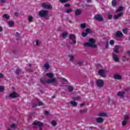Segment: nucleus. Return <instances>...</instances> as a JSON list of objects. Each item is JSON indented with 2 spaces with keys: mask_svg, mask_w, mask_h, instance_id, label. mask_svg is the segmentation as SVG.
Listing matches in <instances>:
<instances>
[{
  "mask_svg": "<svg viewBox=\"0 0 130 130\" xmlns=\"http://www.w3.org/2000/svg\"><path fill=\"white\" fill-rule=\"evenodd\" d=\"M96 41L93 39H90L89 40V42H86L84 44L85 47H92V48H96L97 45L95 44Z\"/></svg>",
  "mask_w": 130,
  "mask_h": 130,
  "instance_id": "f257e3e1",
  "label": "nucleus"
},
{
  "mask_svg": "<svg viewBox=\"0 0 130 130\" xmlns=\"http://www.w3.org/2000/svg\"><path fill=\"white\" fill-rule=\"evenodd\" d=\"M48 14H49V12L47 10H41L39 12V16L41 18H45V19H46V17L48 16Z\"/></svg>",
  "mask_w": 130,
  "mask_h": 130,
  "instance_id": "f03ea898",
  "label": "nucleus"
},
{
  "mask_svg": "<svg viewBox=\"0 0 130 130\" xmlns=\"http://www.w3.org/2000/svg\"><path fill=\"white\" fill-rule=\"evenodd\" d=\"M34 102L35 103L32 104V107L34 108H36L37 107V105H39V106H43V105H44V104L43 103V102L40 101L39 100V99H36L35 101Z\"/></svg>",
  "mask_w": 130,
  "mask_h": 130,
  "instance_id": "7ed1b4c3",
  "label": "nucleus"
},
{
  "mask_svg": "<svg viewBox=\"0 0 130 130\" xmlns=\"http://www.w3.org/2000/svg\"><path fill=\"white\" fill-rule=\"evenodd\" d=\"M94 18L95 20H96V21H98L99 22H102V21L104 20V19L103 18V17L100 14L95 15Z\"/></svg>",
  "mask_w": 130,
  "mask_h": 130,
  "instance_id": "20e7f679",
  "label": "nucleus"
},
{
  "mask_svg": "<svg viewBox=\"0 0 130 130\" xmlns=\"http://www.w3.org/2000/svg\"><path fill=\"white\" fill-rule=\"evenodd\" d=\"M69 38L70 40L73 41V44H76L77 43V41H76V35L71 34L69 35Z\"/></svg>",
  "mask_w": 130,
  "mask_h": 130,
  "instance_id": "39448f33",
  "label": "nucleus"
},
{
  "mask_svg": "<svg viewBox=\"0 0 130 130\" xmlns=\"http://www.w3.org/2000/svg\"><path fill=\"white\" fill-rule=\"evenodd\" d=\"M42 7L46 10H51V9H52V6L51 5H47L46 3H42Z\"/></svg>",
  "mask_w": 130,
  "mask_h": 130,
  "instance_id": "423d86ee",
  "label": "nucleus"
},
{
  "mask_svg": "<svg viewBox=\"0 0 130 130\" xmlns=\"http://www.w3.org/2000/svg\"><path fill=\"white\" fill-rule=\"evenodd\" d=\"M34 125H38L40 127V130H42V126H43V123L40 121H35L33 123Z\"/></svg>",
  "mask_w": 130,
  "mask_h": 130,
  "instance_id": "0eeeda50",
  "label": "nucleus"
},
{
  "mask_svg": "<svg viewBox=\"0 0 130 130\" xmlns=\"http://www.w3.org/2000/svg\"><path fill=\"white\" fill-rule=\"evenodd\" d=\"M99 75L101 76V77H102L103 78H105V70L104 69H101L98 72Z\"/></svg>",
  "mask_w": 130,
  "mask_h": 130,
  "instance_id": "6e6552de",
  "label": "nucleus"
},
{
  "mask_svg": "<svg viewBox=\"0 0 130 130\" xmlns=\"http://www.w3.org/2000/svg\"><path fill=\"white\" fill-rule=\"evenodd\" d=\"M115 36L117 38H121V37L123 36V34H122V32H121V31H117L115 34Z\"/></svg>",
  "mask_w": 130,
  "mask_h": 130,
  "instance_id": "1a4fd4ad",
  "label": "nucleus"
},
{
  "mask_svg": "<svg viewBox=\"0 0 130 130\" xmlns=\"http://www.w3.org/2000/svg\"><path fill=\"white\" fill-rule=\"evenodd\" d=\"M19 96V94L16 92H12L9 95L10 98H17Z\"/></svg>",
  "mask_w": 130,
  "mask_h": 130,
  "instance_id": "9d476101",
  "label": "nucleus"
},
{
  "mask_svg": "<svg viewBox=\"0 0 130 130\" xmlns=\"http://www.w3.org/2000/svg\"><path fill=\"white\" fill-rule=\"evenodd\" d=\"M114 79L116 80H121L122 79V76L119 74H115L114 75Z\"/></svg>",
  "mask_w": 130,
  "mask_h": 130,
  "instance_id": "9b49d317",
  "label": "nucleus"
},
{
  "mask_svg": "<svg viewBox=\"0 0 130 130\" xmlns=\"http://www.w3.org/2000/svg\"><path fill=\"white\" fill-rule=\"evenodd\" d=\"M96 85L99 88H102V87H103V86H104V82H96Z\"/></svg>",
  "mask_w": 130,
  "mask_h": 130,
  "instance_id": "f8f14e48",
  "label": "nucleus"
},
{
  "mask_svg": "<svg viewBox=\"0 0 130 130\" xmlns=\"http://www.w3.org/2000/svg\"><path fill=\"white\" fill-rule=\"evenodd\" d=\"M123 92H124V94H128L130 92V88L129 87L124 88Z\"/></svg>",
  "mask_w": 130,
  "mask_h": 130,
  "instance_id": "ddd939ff",
  "label": "nucleus"
},
{
  "mask_svg": "<svg viewBox=\"0 0 130 130\" xmlns=\"http://www.w3.org/2000/svg\"><path fill=\"white\" fill-rule=\"evenodd\" d=\"M104 119H103V118L101 117H98L96 119V122L98 123H102L104 122Z\"/></svg>",
  "mask_w": 130,
  "mask_h": 130,
  "instance_id": "4468645a",
  "label": "nucleus"
},
{
  "mask_svg": "<svg viewBox=\"0 0 130 130\" xmlns=\"http://www.w3.org/2000/svg\"><path fill=\"white\" fill-rule=\"evenodd\" d=\"M113 58L116 62H118L119 61V59H118V57L117 55H115V54L113 53L112 55Z\"/></svg>",
  "mask_w": 130,
  "mask_h": 130,
  "instance_id": "2eb2a0df",
  "label": "nucleus"
},
{
  "mask_svg": "<svg viewBox=\"0 0 130 130\" xmlns=\"http://www.w3.org/2000/svg\"><path fill=\"white\" fill-rule=\"evenodd\" d=\"M123 15V13H120L118 14L114 15V18H115V20H117L119 18H120V17H121V16H122Z\"/></svg>",
  "mask_w": 130,
  "mask_h": 130,
  "instance_id": "dca6fc26",
  "label": "nucleus"
},
{
  "mask_svg": "<svg viewBox=\"0 0 130 130\" xmlns=\"http://www.w3.org/2000/svg\"><path fill=\"white\" fill-rule=\"evenodd\" d=\"M120 48V46L116 45L114 48V52H116V53H119V51H118V49Z\"/></svg>",
  "mask_w": 130,
  "mask_h": 130,
  "instance_id": "f3484780",
  "label": "nucleus"
},
{
  "mask_svg": "<svg viewBox=\"0 0 130 130\" xmlns=\"http://www.w3.org/2000/svg\"><path fill=\"white\" fill-rule=\"evenodd\" d=\"M117 96L123 98L124 97V91H121L117 93Z\"/></svg>",
  "mask_w": 130,
  "mask_h": 130,
  "instance_id": "a211bd4d",
  "label": "nucleus"
},
{
  "mask_svg": "<svg viewBox=\"0 0 130 130\" xmlns=\"http://www.w3.org/2000/svg\"><path fill=\"white\" fill-rule=\"evenodd\" d=\"M46 76L48 77V78H50V79H52V78L54 77V74L52 73H48L46 74Z\"/></svg>",
  "mask_w": 130,
  "mask_h": 130,
  "instance_id": "6ab92c4d",
  "label": "nucleus"
},
{
  "mask_svg": "<svg viewBox=\"0 0 130 130\" xmlns=\"http://www.w3.org/2000/svg\"><path fill=\"white\" fill-rule=\"evenodd\" d=\"M57 79L59 81V82H68V80L67 79L64 78H61V77H57Z\"/></svg>",
  "mask_w": 130,
  "mask_h": 130,
  "instance_id": "aec40b11",
  "label": "nucleus"
},
{
  "mask_svg": "<svg viewBox=\"0 0 130 130\" xmlns=\"http://www.w3.org/2000/svg\"><path fill=\"white\" fill-rule=\"evenodd\" d=\"M82 14V11L80 9H77L75 11V16H80V14Z\"/></svg>",
  "mask_w": 130,
  "mask_h": 130,
  "instance_id": "412c9836",
  "label": "nucleus"
},
{
  "mask_svg": "<svg viewBox=\"0 0 130 130\" xmlns=\"http://www.w3.org/2000/svg\"><path fill=\"white\" fill-rule=\"evenodd\" d=\"M69 35L68 31H64L62 33V37L63 39H66V37Z\"/></svg>",
  "mask_w": 130,
  "mask_h": 130,
  "instance_id": "4be33fe9",
  "label": "nucleus"
},
{
  "mask_svg": "<svg viewBox=\"0 0 130 130\" xmlns=\"http://www.w3.org/2000/svg\"><path fill=\"white\" fill-rule=\"evenodd\" d=\"M21 71H22V69H20L19 68H17L16 70L15 71L16 75H19L21 72Z\"/></svg>",
  "mask_w": 130,
  "mask_h": 130,
  "instance_id": "5701e85b",
  "label": "nucleus"
},
{
  "mask_svg": "<svg viewBox=\"0 0 130 130\" xmlns=\"http://www.w3.org/2000/svg\"><path fill=\"white\" fill-rule=\"evenodd\" d=\"M123 10V7L122 6H120L116 10V13H119V12H121Z\"/></svg>",
  "mask_w": 130,
  "mask_h": 130,
  "instance_id": "b1692460",
  "label": "nucleus"
},
{
  "mask_svg": "<svg viewBox=\"0 0 130 130\" xmlns=\"http://www.w3.org/2000/svg\"><path fill=\"white\" fill-rule=\"evenodd\" d=\"M99 116L104 117V116H107V114H106V113H100Z\"/></svg>",
  "mask_w": 130,
  "mask_h": 130,
  "instance_id": "393cba45",
  "label": "nucleus"
},
{
  "mask_svg": "<svg viewBox=\"0 0 130 130\" xmlns=\"http://www.w3.org/2000/svg\"><path fill=\"white\" fill-rule=\"evenodd\" d=\"M14 24L15 22H14V21H10L8 22V25L10 26V27L14 26Z\"/></svg>",
  "mask_w": 130,
  "mask_h": 130,
  "instance_id": "a878e982",
  "label": "nucleus"
},
{
  "mask_svg": "<svg viewBox=\"0 0 130 130\" xmlns=\"http://www.w3.org/2000/svg\"><path fill=\"white\" fill-rule=\"evenodd\" d=\"M70 103L71 105H72V106H74V107H76L77 106V105H78V103H77V102L75 101H71Z\"/></svg>",
  "mask_w": 130,
  "mask_h": 130,
  "instance_id": "bb28decb",
  "label": "nucleus"
},
{
  "mask_svg": "<svg viewBox=\"0 0 130 130\" xmlns=\"http://www.w3.org/2000/svg\"><path fill=\"white\" fill-rule=\"evenodd\" d=\"M117 1L118 0H113L112 1V6H113V7H115V6H116L117 3Z\"/></svg>",
  "mask_w": 130,
  "mask_h": 130,
  "instance_id": "cd10ccee",
  "label": "nucleus"
},
{
  "mask_svg": "<svg viewBox=\"0 0 130 130\" xmlns=\"http://www.w3.org/2000/svg\"><path fill=\"white\" fill-rule=\"evenodd\" d=\"M44 67V68H45V69L46 70H48V69H49V68H50V66H49V64H48V63H45Z\"/></svg>",
  "mask_w": 130,
  "mask_h": 130,
  "instance_id": "c85d7f7f",
  "label": "nucleus"
},
{
  "mask_svg": "<svg viewBox=\"0 0 130 130\" xmlns=\"http://www.w3.org/2000/svg\"><path fill=\"white\" fill-rule=\"evenodd\" d=\"M47 82H56V78H51L48 80Z\"/></svg>",
  "mask_w": 130,
  "mask_h": 130,
  "instance_id": "c756f323",
  "label": "nucleus"
},
{
  "mask_svg": "<svg viewBox=\"0 0 130 130\" xmlns=\"http://www.w3.org/2000/svg\"><path fill=\"white\" fill-rule=\"evenodd\" d=\"M3 18L6 20H9V19H10V16H9L8 14H4L3 15Z\"/></svg>",
  "mask_w": 130,
  "mask_h": 130,
  "instance_id": "7c9ffc66",
  "label": "nucleus"
},
{
  "mask_svg": "<svg viewBox=\"0 0 130 130\" xmlns=\"http://www.w3.org/2000/svg\"><path fill=\"white\" fill-rule=\"evenodd\" d=\"M129 119V116L128 115H125L124 117V120H126V121H127Z\"/></svg>",
  "mask_w": 130,
  "mask_h": 130,
  "instance_id": "2f4dec72",
  "label": "nucleus"
},
{
  "mask_svg": "<svg viewBox=\"0 0 130 130\" xmlns=\"http://www.w3.org/2000/svg\"><path fill=\"white\" fill-rule=\"evenodd\" d=\"M28 20L30 22H32V21H33V17L32 16H29L28 18Z\"/></svg>",
  "mask_w": 130,
  "mask_h": 130,
  "instance_id": "473e14b6",
  "label": "nucleus"
},
{
  "mask_svg": "<svg viewBox=\"0 0 130 130\" xmlns=\"http://www.w3.org/2000/svg\"><path fill=\"white\" fill-rule=\"evenodd\" d=\"M68 90L70 92H73V91H74V88L73 86H69Z\"/></svg>",
  "mask_w": 130,
  "mask_h": 130,
  "instance_id": "72a5a7b5",
  "label": "nucleus"
},
{
  "mask_svg": "<svg viewBox=\"0 0 130 130\" xmlns=\"http://www.w3.org/2000/svg\"><path fill=\"white\" fill-rule=\"evenodd\" d=\"M12 52L14 54H17V53H18V50H17V49H13V50H12Z\"/></svg>",
  "mask_w": 130,
  "mask_h": 130,
  "instance_id": "f704fd0d",
  "label": "nucleus"
},
{
  "mask_svg": "<svg viewBox=\"0 0 130 130\" xmlns=\"http://www.w3.org/2000/svg\"><path fill=\"white\" fill-rule=\"evenodd\" d=\"M126 123H127V121H126V120H124L122 122V125H123V126H124V125H126Z\"/></svg>",
  "mask_w": 130,
  "mask_h": 130,
  "instance_id": "c9c22d12",
  "label": "nucleus"
},
{
  "mask_svg": "<svg viewBox=\"0 0 130 130\" xmlns=\"http://www.w3.org/2000/svg\"><path fill=\"white\" fill-rule=\"evenodd\" d=\"M122 32L124 34H127V28H125L122 29Z\"/></svg>",
  "mask_w": 130,
  "mask_h": 130,
  "instance_id": "e433bc0d",
  "label": "nucleus"
},
{
  "mask_svg": "<svg viewBox=\"0 0 130 130\" xmlns=\"http://www.w3.org/2000/svg\"><path fill=\"white\" fill-rule=\"evenodd\" d=\"M86 32L87 34H89L90 33H92V30H91L90 28H86Z\"/></svg>",
  "mask_w": 130,
  "mask_h": 130,
  "instance_id": "4c0bfd02",
  "label": "nucleus"
},
{
  "mask_svg": "<svg viewBox=\"0 0 130 130\" xmlns=\"http://www.w3.org/2000/svg\"><path fill=\"white\" fill-rule=\"evenodd\" d=\"M81 35L82 37H86L87 35H88V34L87 32H83L81 34Z\"/></svg>",
  "mask_w": 130,
  "mask_h": 130,
  "instance_id": "58836bf2",
  "label": "nucleus"
},
{
  "mask_svg": "<svg viewBox=\"0 0 130 130\" xmlns=\"http://www.w3.org/2000/svg\"><path fill=\"white\" fill-rule=\"evenodd\" d=\"M83 63H84L83 61H79L77 62V64H78L79 67L83 66Z\"/></svg>",
  "mask_w": 130,
  "mask_h": 130,
  "instance_id": "ea45409f",
  "label": "nucleus"
},
{
  "mask_svg": "<svg viewBox=\"0 0 130 130\" xmlns=\"http://www.w3.org/2000/svg\"><path fill=\"white\" fill-rule=\"evenodd\" d=\"M87 111V109H84L80 111V113H85Z\"/></svg>",
  "mask_w": 130,
  "mask_h": 130,
  "instance_id": "a19ab883",
  "label": "nucleus"
},
{
  "mask_svg": "<svg viewBox=\"0 0 130 130\" xmlns=\"http://www.w3.org/2000/svg\"><path fill=\"white\" fill-rule=\"evenodd\" d=\"M52 125H53V126H55V125H56V121L53 120L52 121L51 123Z\"/></svg>",
  "mask_w": 130,
  "mask_h": 130,
  "instance_id": "79ce46f5",
  "label": "nucleus"
},
{
  "mask_svg": "<svg viewBox=\"0 0 130 130\" xmlns=\"http://www.w3.org/2000/svg\"><path fill=\"white\" fill-rule=\"evenodd\" d=\"M81 28H82V29H85V28H86V24H85V23L81 24Z\"/></svg>",
  "mask_w": 130,
  "mask_h": 130,
  "instance_id": "37998d69",
  "label": "nucleus"
},
{
  "mask_svg": "<svg viewBox=\"0 0 130 130\" xmlns=\"http://www.w3.org/2000/svg\"><path fill=\"white\" fill-rule=\"evenodd\" d=\"M71 12H73V10L72 9H67L66 10V13H67V14H69V13H71Z\"/></svg>",
  "mask_w": 130,
  "mask_h": 130,
  "instance_id": "c03bdc74",
  "label": "nucleus"
},
{
  "mask_svg": "<svg viewBox=\"0 0 130 130\" xmlns=\"http://www.w3.org/2000/svg\"><path fill=\"white\" fill-rule=\"evenodd\" d=\"M51 82H41V83L43 84V85H46V84H50Z\"/></svg>",
  "mask_w": 130,
  "mask_h": 130,
  "instance_id": "a18cd8bd",
  "label": "nucleus"
},
{
  "mask_svg": "<svg viewBox=\"0 0 130 130\" xmlns=\"http://www.w3.org/2000/svg\"><path fill=\"white\" fill-rule=\"evenodd\" d=\"M5 90V88L3 86H0V92H4Z\"/></svg>",
  "mask_w": 130,
  "mask_h": 130,
  "instance_id": "49530a36",
  "label": "nucleus"
},
{
  "mask_svg": "<svg viewBox=\"0 0 130 130\" xmlns=\"http://www.w3.org/2000/svg\"><path fill=\"white\" fill-rule=\"evenodd\" d=\"M80 99H81L80 97L78 96V97H76V98H74L73 99V100H74L75 101H76L80 100Z\"/></svg>",
  "mask_w": 130,
  "mask_h": 130,
  "instance_id": "de8ad7c7",
  "label": "nucleus"
},
{
  "mask_svg": "<svg viewBox=\"0 0 130 130\" xmlns=\"http://www.w3.org/2000/svg\"><path fill=\"white\" fill-rule=\"evenodd\" d=\"M108 44H109V43H108V41H107L106 43L105 49H107L108 48Z\"/></svg>",
  "mask_w": 130,
  "mask_h": 130,
  "instance_id": "09e8293b",
  "label": "nucleus"
},
{
  "mask_svg": "<svg viewBox=\"0 0 130 130\" xmlns=\"http://www.w3.org/2000/svg\"><path fill=\"white\" fill-rule=\"evenodd\" d=\"M11 128H15L16 127V124H12L10 125Z\"/></svg>",
  "mask_w": 130,
  "mask_h": 130,
  "instance_id": "8fccbe9b",
  "label": "nucleus"
},
{
  "mask_svg": "<svg viewBox=\"0 0 130 130\" xmlns=\"http://www.w3.org/2000/svg\"><path fill=\"white\" fill-rule=\"evenodd\" d=\"M36 45L37 46H39V45H40V44H39V41L38 40H36Z\"/></svg>",
  "mask_w": 130,
  "mask_h": 130,
  "instance_id": "3c124183",
  "label": "nucleus"
},
{
  "mask_svg": "<svg viewBox=\"0 0 130 130\" xmlns=\"http://www.w3.org/2000/svg\"><path fill=\"white\" fill-rule=\"evenodd\" d=\"M4 77H5V75H4L3 73H0V79H3V78H4Z\"/></svg>",
  "mask_w": 130,
  "mask_h": 130,
  "instance_id": "603ef678",
  "label": "nucleus"
},
{
  "mask_svg": "<svg viewBox=\"0 0 130 130\" xmlns=\"http://www.w3.org/2000/svg\"><path fill=\"white\" fill-rule=\"evenodd\" d=\"M110 44L111 45H113V44H114V41H113V40H111V41H110Z\"/></svg>",
  "mask_w": 130,
  "mask_h": 130,
  "instance_id": "864d4df0",
  "label": "nucleus"
},
{
  "mask_svg": "<svg viewBox=\"0 0 130 130\" xmlns=\"http://www.w3.org/2000/svg\"><path fill=\"white\" fill-rule=\"evenodd\" d=\"M70 4L67 3L64 5V7H65L66 8H69L70 7Z\"/></svg>",
  "mask_w": 130,
  "mask_h": 130,
  "instance_id": "5fc2aeb1",
  "label": "nucleus"
},
{
  "mask_svg": "<svg viewBox=\"0 0 130 130\" xmlns=\"http://www.w3.org/2000/svg\"><path fill=\"white\" fill-rule=\"evenodd\" d=\"M60 2L62 3V4H63L64 3H67V0H60Z\"/></svg>",
  "mask_w": 130,
  "mask_h": 130,
  "instance_id": "6e6d98bb",
  "label": "nucleus"
},
{
  "mask_svg": "<svg viewBox=\"0 0 130 130\" xmlns=\"http://www.w3.org/2000/svg\"><path fill=\"white\" fill-rule=\"evenodd\" d=\"M69 57H70L71 60H73L74 59V56H73V55L69 56Z\"/></svg>",
  "mask_w": 130,
  "mask_h": 130,
  "instance_id": "4d7b16f0",
  "label": "nucleus"
},
{
  "mask_svg": "<svg viewBox=\"0 0 130 130\" xmlns=\"http://www.w3.org/2000/svg\"><path fill=\"white\" fill-rule=\"evenodd\" d=\"M112 15H109L108 16V19H109L110 20V19H112Z\"/></svg>",
  "mask_w": 130,
  "mask_h": 130,
  "instance_id": "13d9d810",
  "label": "nucleus"
},
{
  "mask_svg": "<svg viewBox=\"0 0 130 130\" xmlns=\"http://www.w3.org/2000/svg\"><path fill=\"white\" fill-rule=\"evenodd\" d=\"M17 37H19V38H21V37H20V34H19L18 32H16Z\"/></svg>",
  "mask_w": 130,
  "mask_h": 130,
  "instance_id": "bf43d9fd",
  "label": "nucleus"
},
{
  "mask_svg": "<svg viewBox=\"0 0 130 130\" xmlns=\"http://www.w3.org/2000/svg\"><path fill=\"white\" fill-rule=\"evenodd\" d=\"M44 113H45V115H48V114H49V113L47 111H45Z\"/></svg>",
  "mask_w": 130,
  "mask_h": 130,
  "instance_id": "052dcab7",
  "label": "nucleus"
},
{
  "mask_svg": "<svg viewBox=\"0 0 130 130\" xmlns=\"http://www.w3.org/2000/svg\"><path fill=\"white\" fill-rule=\"evenodd\" d=\"M125 58H126V57L125 56H123L122 58V61H125Z\"/></svg>",
  "mask_w": 130,
  "mask_h": 130,
  "instance_id": "680f3d73",
  "label": "nucleus"
},
{
  "mask_svg": "<svg viewBox=\"0 0 130 130\" xmlns=\"http://www.w3.org/2000/svg\"><path fill=\"white\" fill-rule=\"evenodd\" d=\"M14 15H15V16H16L17 17L18 16H19V13L18 12H15L14 13Z\"/></svg>",
  "mask_w": 130,
  "mask_h": 130,
  "instance_id": "e2e57ef3",
  "label": "nucleus"
},
{
  "mask_svg": "<svg viewBox=\"0 0 130 130\" xmlns=\"http://www.w3.org/2000/svg\"><path fill=\"white\" fill-rule=\"evenodd\" d=\"M95 82H103V81L102 79H98Z\"/></svg>",
  "mask_w": 130,
  "mask_h": 130,
  "instance_id": "0e129e2a",
  "label": "nucleus"
},
{
  "mask_svg": "<svg viewBox=\"0 0 130 130\" xmlns=\"http://www.w3.org/2000/svg\"><path fill=\"white\" fill-rule=\"evenodd\" d=\"M0 2H1L2 4H4V3H6V0H0Z\"/></svg>",
  "mask_w": 130,
  "mask_h": 130,
  "instance_id": "69168bd1",
  "label": "nucleus"
},
{
  "mask_svg": "<svg viewBox=\"0 0 130 130\" xmlns=\"http://www.w3.org/2000/svg\"><path fill=\"white\" fill-rule=\"evenodd\" d=\"M84 105H85V103H82L80 105V107H83V106H84Z\"/></svg>",
  "mask_w": 130,
  "mask_h": 130,
  "instance_id": "338daca9",
  "label": "nucleus"
},
{
  "mask_svg": "<svg viewBox=\"0 0 130 130\" xmlns=\"http://www.w3.org/2000/svg\"><path fill=\"white\" fill-rule=\"evenodd\" d=\"M0 32H3V27L0 26Z\"/></svg>",
  "mask_w": 130,
  "mask_h": 130,
  "instance_id": "774afa93",
  "label": "nucleus"
}]
</instances>
